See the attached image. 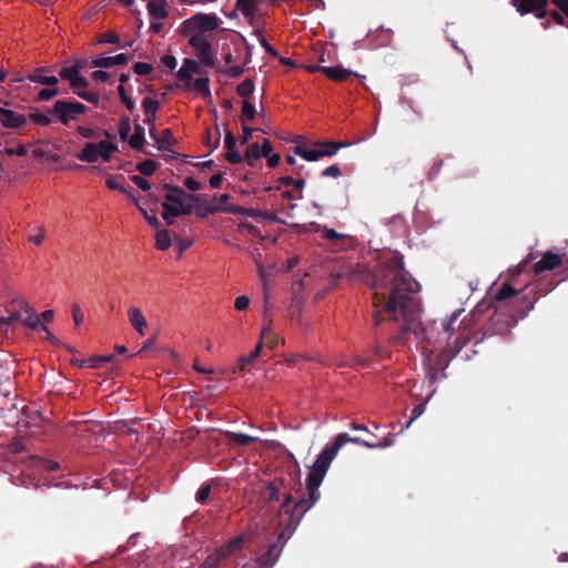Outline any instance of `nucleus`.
Returning a JSON list of instances; mask_svg holds the SVG:
<instances>
[{
  "label": "nucleus",
  "instance_id": "obj_1",
  "mask_svg": "<svg viewBox=\"0 0 568 568\" xmlns=\"http://www.w3.org/2000/svg\"><path fill=\"white\" fill-rule=\"evenodd\" d=\"M348 278L351 282L376 290L373 295L376 326L385 321L403 322L399 332L392 336L394 343H405L408 333H413L417 338L426 333L419 323L420 286L405 270L404 256L399 252H394L388 262L379 263L375 270L357 263L349 270Z\"/></svg>",
  "mask_w": 568,
  "mask_h": 568
},
{
  "label": "nucleus",
  "instance_id": "obj_2",
  "mask_svg": "<svg viewBox=\"0 0 568 568\" xmlns=\"http://www.w3.org/2000/svg\"><path fill=\"white\" fill-rule=\"evenodd\" d=\"M347 443H354L368 449H373L372 442L362 439L361 437H351L346 433L338 434L334 442L329 445H326L325 448L321 452L315 463L313 464L310 474L307 475V498L303 497L295 503V510L301 509L300 514L307 511L317 503L321 497L318 488L338 450Z\"/></svg>",
  "mask_w": 568,
  "mask_h": 568
},
{
  "label": "nucleus",
  "instance_id": "obj_3",
  "mask_svg": "<svg viewBox=\"0 0 568 568\" xmlns=\"http://www.w3.org/2000/svg\"><path fill=\"white\" fill-rule=\"evenodd\" d=\"M534 308V302L524 298V306L516 311H507L499 308H491L489 312L481 316V321H486L481 331L474 335L475 343L483 342L486 337L494 335H507L510 329L517 324L518 318H524Z\"/></svg>",
  "mask_w": 568,
  "mask_h": 568
},
{
  "label": "nucleus",
  "instance_id": "obj_4",
  "mask_svg": "<svg viewBox=\"0 0 568 568\" xmlns=\"http://www.w3.org/2000/svg\"><path fill=\"white\" fill-rule=\"evenodd\" d=\"M292 501L293 497L291 493H286L280 507V516H283V514L287 516V519L285 521V528L278 534L277 542H271L267 546L266 551L258 556V558L255 561L256 566H260L262 568H272L275 565L278 557L281 556L282 548L285 541L296 529L302 517L306 513L304 511L303 514H300L301 509L295 510V505L291 507Z\"/></svg>",
  "mask_w": 568,
  "mask_h": 568
},
{
  "label": "nucleus",
  "instance_id": "obj_5",
  "mask_svg": "<svg viewBox=\"0 0 568 568\" xmlns=\"http://www.w3.org/2000/svg\"><path fill=\"white\" fill-rule=\"evenodd\" d=\"M518 294L519 293L509 283H503L491 301H481L475 306L470 313L471 322L479 323L481 316L491 308L500 307L501 310L511 311L510 306L517 301Z\"/></svg>",
  "mask_w": 568,
  "mask_h": 568
},
{
  "label": "nucleus",
  "instance_id": "obj_6",
  "mask_svg": "<svg viewBox=\"0 0 568 568\" xmlns=\"http://www.w3.org/2000/svg\"><path fill=\"white\" fill-rule=\"evenodd\" d=\"M220 26V18L214 13L199 12L182 22L180 32L184 37H205V32L215 31Z\"/></svg>",
  "mask_w": 568,
  "mask_h": 568
},
{
  "label": "nucleus",
  "instance_id": "obj_7",
  "mask_svg": "<svg viewBox=\"0 0 568 568\" xmlns=\"http://www.w3.org/2000/svg\"><path fill=\"white\" fill-rule=\"evenodd\" d=\"M12 306L16 308L8 316H3L4 327L21 323L24 327L38 331L41 321L34 310L24 300H13Z\"/></svg>",
  "mask_w": 568,
  "mask_h": 568
},
{
  "label": "nucleus",
  "instance_id": "obj_8",
  "mask_svg": "<svg viewBox=\"0 0 568 568\" xmlns=\"http://www.w3.org/2000/svg\"><path fill=\"white\" fill-rule=\"evenodd\" d=\"M88 111L87 105L73 100H58L48 113L55 116L63 125H69L70 121L77 120L78 115Z\"/></svg>",
  "mask_w": 568,
  "mask_h": 568
},
{
  "label": "nucleus",
  "instance_id": "obj_9",
  "mask_svg": "<svg viewBox=\"0 0 568 568\" xmlns=\"http://www.w3.org/2000/svg\"><path fill=\"white\" fill-rule=\"evenodd\" d=\"M116 150L118 145L108 141L89 142L84 144L83 149L75 156L78 160L89 163H94L99 159L108 162Z\"/></svg>",
  "mask_w": 568,
  "mask_h": 568
},
{
  "label": "nucleus",
  "instance_id": "obj_10",
  "mask_svg": "<svg viewBox=\"0 0 568 568\" xmlns=\"http://www.w3.org/2000/svg\"><path fill=\"white\" fill-rule=\"evenodd\" d=\"M550 0H511L513 7L520 16L534 14L537 19H545L548 16Z\"/></svg>",
  "mask_w": 568,
  "mask_h": 568
},
{
  "label": "nucleus",
  "instance_id": "obj_11",
  "mask_svg": "<svg viewBox=\"0 0 568 568\" xmlns=\"http://www.w3.org/2000/svg\"><path fill=\"white\" fill-rule=\"evenodd\" d=\"M189 45L195 50V54L203 65L209 68L215 65L212 45L205 37L193 36L189 38Z\"/></svg>",
  "mask_w": 568,
  "mask_h": 568
},
{
  "label": "nucleus",
  "instance_id": "obj_12",
  "mask_svg": "<svg viewBox=\"0 0 568 568\" xmlns=\"http://www.w3.org/2000/svg\"><path fill=\"white\" fill-rule=\"evenodd\" d=\"M562 263L564 261L561 255L548 251L545 252L541 255L540 260L534 264L532 272L535 275H538L546 271H554L557 267L561 266Z\"/></svg>",
  "mask_w": 568,
  "mask_h": 568
},
{
  "label": "nucleus",
  "instance_id": "obj_13",
  "mask_svg": "<svg viewBox=\"0 0 568 568\" xmlns=\"http://www.w3.org/2000/svg\"><path fill=\"white\" fill-rule=\"evenodd\" d=\"M455 346H447L444 348L435 359L434 368L445 371L447 366L449 365V362L458 354L463 345L466 344V339L462 338L459 336L456 339Z\"/></svg>",
  "mask_w": 568,
  "mask_h": 568
},
{
  "label": "nucleus",
  "instance_id": "obj_14",
  "mask_svg": "<svg viewBox=\"0 0 568 568\" xmlns=\"http://www.w3.org/2000/svg\"><path fill=\"white\" fill-rule=\"evenodd\" d=\"M285 487V481L283 478H275L272 481H268L264 485V487L260 490V496L263 501L266 504H272L280 500L281 491Z\"/></svg>",
  "mask_w": 568,
  "mask_h": 568
},
{
  "label": "nucleus",
  "instance_id": "obj_15",
  "mask_svg": "<svg viewBox=\"0 0 568 568\" xmlns=\"http://www.w3.org/2000/svg\"><path fill=\"white\" fill-rule=\"evenodd\" d=\"M0 122L4 128L19 129L27 123L23 114L0 106Z\"/></svg>",
  "mask_w": 568,
  "mask_h": 568
},
{
  "label": "nucleus",
  "instance_id": "obj_16",
  "mask_svg": "<svg viewBox=\"0 0 568 568\" xmlns=\"http://www.w3.org/2000/svg\"><path fill=\"white\" fill-rule=\"evenodd\" d=\"M162 189L168 193L165 194L166 203L182 205V197L186 196L191 201L199 202L200 196L196 194H185V192L180 186H174L170 184H163Z\"/></svg>",
  "mask_w": 568,
  "mask_h": 568
},
{
  "label": "nucleus",
  "instance_id": "obj_17",
  "mask_svg": "<svg viewBox=\"0 0 568 568\" xmlns=\"http://www.w3.org/2000/svg\"><path fill=\"white\" fill-rule=\"evenodd\" d=\"M133 134L128 138L129 145L141 153L152 155V153L145 150V130L140 123H135L133 128Z\"/></svg>",
  "mask_w": 568,
  "mask_h": 568
},
{
  "label": "nucleus",
  "instance_id": "obj_18",
  "mask_svg": "<svg viewBox=\"0 0 568 568\" xmlns=\"http://www.w3.org/2000/svg\"><path fill=\"white\" fill-rule=\"evenodd\" d=\"M130 58L125 53H119L114 57H100L91 62L92 68H112L114 65H125Z\"/></svg>",
  "mask_w": 568,
  "mask_h": 568
},
{
  "label": "nucleus",
  "instance_id": "obj_19",
  "mask_svg": "<svg viewBox=\"0 0 568 568\" xmlns=\"http://www.w3.org/2000/svg\"><path fill=\"white\" fill-rule=\"evenodd\" d=\"M244 542V538L242 536L235 537L217 548L215 552L221 558V560H226L229 557H231L233 554L239 551Z\"/></svg>",
  "mask_w": 568,
  "mask_h": 568
},
{
  "label": "nucleus",
  "instance_id": "obj_20",
  "mask_svg": "<svg viewBox=\"0 0 568 568\" xmlns=\"http://www.w3.org/2000/svg\"><path fill=\"white\" fill-rule=\"evenodd\" d=\"M323 74H325L329 80L336 81V82H343L352 75L357 77L356 72L347 70V69L343 68L342 65L326 67L323 69Z\"/></svg>",
  "mask_w": 568,
  "mask_h": 568
},
{
  "label": "nucleus",
  "instance_id": "obj_21",
  "mask_svg": "<svg viewBox=\"0 0 568 568\" xmlns=\"http://www.w3.org/2000/svg\"><path fill=\"white\" fill-rule=\"evenodd\" d=\"M166 0H149L146 9L149 14L155 20H163L169 17V12L165 8Z\"/></svg>",
  "mask_w": 568,
  "mask_h": 568
},
{
  "label": "nucleus",
  "instance_id": "obj_22",
  "mask_svg": "<svg viewBox=\"0 0 568 568\" xmlns=\"http://www.w3.org/2000/svg\"><path fill=\"white\" fill-rule=\"evenodd\" d=\"M129 321L133 328L140 334H144V328L146 327V320L140 308L130 307L128 312Z\"/></svg>",
  "mask_w": 568,
  "mask_h": 568
},
{
  "label": "nucleus",
  "instance_id": "obj_23",
  "mask_svg": "<svg viewBox=\"0 0 568 568\" xmlns=\"http://www.w3.org/2000/svg\"><path fill=\"white\" fill-rule=\"evenodd\" d=\"M271 326L272 321H268L262 329L260 342L262 346L266 345L270 349H274L278 344V335L272 331Z\"/></svg>",
  "mask_w": 568,
  "mask_h": 568
},
{
  "label": "nucleus",
  "instance_id": "obj_24",
  "mask_svg": "<svg viewBox=\"0 0 568 568\" xmlns=\"http://www.w3.org/2000/svg\"><path fill=\"white\" fill-rule=\"evenodd\" d=\"M294 154L301 156L302 159L306 160V161H317L318 159L321 158H324V153L322 151H320V149H312V150H308L306 149V146L304 145H296L294 146Z\"/></svg>",
  "mask_w": 568,
  "mask_h": 568
},
{
  "label": "nucleus",
  "instance_id": "obj_25",
  "mask_svg": "<svg viewBox=\"0 0 568 568\" xmlns=\"http://www.w3.org/2000/svg\"><path fill=\"white\" fill-rule=\"evenodd\" d=\"M43 68L37 69L33 73L28 75V79L32 82L55 87L59 82L58 78L54 75H43Z\"/></svg>",
  "mask_w": 568,
  "mask_h": 568
},
{
  "label": "nucleus",
  "instance_id": "obj_26",
  "mask_svg": "<svg viewBox=\"0 0 568 568\" xmlns=\"http://www.w3.org/2000/svg\"><path fill=\"white\" fill-rule=\"evenodd\" d=\"M236 8L252 23L256 11V0H236Z\"/></svg>",
  "mask_w": 568,
  "mask_h": 568
},
{
  "label": "nucleus",
  "instance_id": "obj_27",
  "mask_svg": "<svg viewBox=\"0 0 568 568\" xmlns=\"http://www.w3.org/2000/svg\"><path fill=\"white\" fill-rule=\"evenodd\" d=\"M316 146L320 148V151L324 153V156H333L337 153V151L342 148H345L348 145V143L345 142H316Z\"/></svg>",
  "mask_w": 568,
  "mask_h": 568
},
{
  "label": "nucleus",
  "instance_id": "obj_28",
  "mask_svg": "<svg viewBox=\"0 0 568 568\" xmlns=\"http://www.w3.org/2000/svg\"><path fill=\"white\" fill-rule=\"evenodd\" d=\"M172 244L170 232L165 229L158 230L155 234V247L159 251H166Z\"/></svg>",
  "mask_w": 568,
  "mask_h": 568
},
{
  "label": "nucleus",
  "instance_id": "obj_29",
  "mask_svg": "<svg viewBox=\"0 0 568 568\" xmlns=\"http://www.w3.org/2000/svg\"><path fill=\"white\" fill-rule=\"evenodd\" d=\"M158 144V149L160 151H168L170 146L174 143V138L172 135V132L170 129H164L161 131V133L158 136V140L155 141Z\"/></svg>",
  "mask_w": 568,
  "mask_h": 568
},
{
  "label": "nucleus",
  "instance_id": "obj_30",
  "mask_svg": "<svg viewBox=\"0 0 568 568\" xmlns=\"http://www.w3.org/2000/svg\"><path fill=\"white\" fill-rule=\"evenodd\" d=\"M261 352H262V342H258L256 344V346L254 347V349L247 356H242L239 359V364H237L236 368L239 371L243 372L247 364L253 363L260 356Z\"/></svg>",
  "mask_w": 568,
  "mask_h": 568
},
{
  "label": "nucleus",
  "instance_id": "obj_31",
  "mask_svg": "<svg viewBox=\"0 0 568 568\" xmlns=\"http://www.w3.org/2000/svg\"><path fill=\"white\" fill-rule=\"evenodd\" d=\"M163 213L162 217L168 225L173 224V219L180 215L179 206L176 204H170L166 202L162 203Z\"/></svg>",
  "mask_w": 568,
  "mask_h": 568
},
{
  "label": "nucleus",
  "instance_id": "obj_32",
  "mask_svg": "<svg viewBox=\"0 0 568 568\" xmlns=\"http://www.w3.org/2000/svg\"><path fill=\"white\" fill-rule=\"evenodd\" d=\"M193 90L196 92L203 94V95H211L210 91V79L207 77H200L195 80H192L191 85Z\"/></svg>",
  "mask_w": 568,
  "mask_h": 568
},
{
  "label": "nucleus",
  "instance_id": "obj_33",
  "mask_svg": "<svg viewBox=\"0 0 568 568\" xmlns=\"http://www.w3.org/2000/svg\"><path fill=\"white\" fill-rule=\"evenodd\" d=\"M158 163L151 159H146L136 164V170L144 176H151L155 173Z\"/></svg>",
  "mask_w": 568,
  "mask_h": 568
},
{
  "label": "nucleus",
  "instance_id": "obj_34",
  "mask_svg": "<svg viewBox=\"0 0 568 568\" xmlns=\"http://www.w3.org/2000/svg\"><path fill=\"white\" fill-rule=\"evenodd\" d=\"M114 359V355H95L88 359V365L91 368H100L105 363L112 362Z\"/></svg>",
  "mask_w": 568,
  "mask_h": 568
},
{
  "label": "nucleus",
  "instance_id": "obj_35",
  "mask_svg": "<svg viewBox=\"0 0 568 568\" xmlns=\"http://www.w3.org/2000/svg\"><path fill=\"white\" fill-rule=\"evenodd\" d=\"M236 92L242 98H248L254 92V82L251 79H245L236 88Z\"/></svg>",
  "mask_w": 568,
  "mask_h": 568
},
{
  "label": "nucleus",
  "instance_id": "obj_36",
  "mask_svg": "<svg viewBox=\"0 0 568 568\" xmlns=\"http://www.w3.org/2000/svg\"><path fill=\"white\" fill-rule=\"evenodd\" d=\"M82 68L81 63H77L75 65L62 68L60 71V77L63 80H68L70 83L73 81V79L79 74L80 69Z\"/></svg>",
  "mask_w": 568,
  "mask_h": 568
},
{
  "label": "nucleus",
  "instance_id": "obj_37",
  "mask_svg": "<svg viewBox=\"0 0 568 568\" xmlns=\"http://www.w3.org/2000/svg\"><path fill=\"white\" fill-rule=\"evenodd\" d=\"M160 102L158 100H153L152 98H144L142 101L144 114H156L160 110Z\"/></svg>",
  "mask_w": 568,
  "mask_h": 568
},
{
  "label": "nucleus",
  "instance_id": "obj_38",
  "mask_svg": "<svg viewBox=\"0 0 568 568\" xmlns=\"http://www.w3.org/2000/svg\"><path fill=\"white\" fill-rule=\"evenodd\" d=\"M258 143H253L247 146L245 151V160L250 165H253V161L262 158Z\"/></svg>",
  "mask_w": 568,
  "mask_h": 568
},
{
  "label": "nucleus",
  "instance_id": "obj_39",
  "mask_svg": "<svg viewBox=\"0 0 568 568\" xmlns=\"http://www.w3.org/2000/svg\"><path fill=\"white\" fill-rule=\"evenodd\" d=\"M231 439L237 445L248 446L250 444L254 443L257 438L244 433H232Z\"/></svg>",
  "mask_w": 568,
  "mask_h": 568
},
{
  "label": "nucleus",
  "instance_id": "obj_40",
  "mask_svg": "<svg viewBox=\"0 0 568 568\" xmlns=\"http://www.w3.org/2000/svg\"><path fill=\"white\" fill-rule=\"evenodd\" d=\"M133 202L136 205V207L140 210L142 215L144 216V219L149 223V225L152 226L153 229H159L160 223H159L156 215L149 214L148 211L140 205L139 201L135 197H133Z\"/></svg>",
  "mask_w": 568,
  "mask_h": 568
},
{
  "label": "nucleus",
  "instance_id": "obj_41",
  "mask_svg": "<svg viewBox=\"0 0 568 568\" xmlns=\"http://www.w3.org/2000/svg\"><path fill=\"white\" fill-rule=\"evenodd\" d=\"M211 494V483L203 484L196 491L195 499L199 504L204 505L207 503Z\"/></svg>",
  "mask_w": 568,
  "mask_h": 568
},
{
  "label": "nucleus",
  "instance_id": "obj_42",
  "mask_svg": "<svg viewBox=\"0 0 568 568\" xmlns=\"http://www.w3.org/2000/svg\"><path fill=\"white\" fill-rule=\"evenodd\" d=\"M131 131V121L129 116H122L119 122V135L122 141H126Z\"/></svg>",
  "mask_w": 568,
  "mask_h": 568
},
{
  "label": "nucleus",
  "instance_id": "obj_43",
  "mask_svg": "<svg viewBox=\"0 0 568 568\" xmlns=\"http://www.w3.org/2000/svg\"><path fill=\"white\" fill-rule=\"evenodd\" d=\"M459 312H454L450 317L443 322V333L446 335V338L449 339L454 332V324L458 320Z\"/></svg>",
  "mask_w": 568,
  "mask_h": 568
},
{
  "label": "nucleus",
  "instance_id": "obj_44",
  "mask_svg": "<svg viewBox=\"0 0 568 568\" xmlns=\"http://www.w3.org/2000/svg\"><path fill=\"white\" fill-rule=\"evenodd\" d=\"M254 34L257 37L258 42H260L261 47L265 50V52H267L268 54H271L273 57L278 55L277 51L264 38L262 30H255Z\"/></svg>",
  "mask_w": 568,
  "mask_h": 568
},
{
  "label": "nucleus",
  "instance_id": "obj_45",
  "mask_svg": "<svg viewBox=\"0 0 568 568\" xmlns=\"http://www.w3.org/2000/svg\"><path fill=\"white\" fill-rule=\"evenodd\" d=\"M108 189L120 191L126 195H129L132 200L135 197L133 194H131L123 185H121L118 180L113 176H109L105 182Z\"/></svg>",
  "mask_w": 568,
  "mask_h": 568
},
{
  "label": "nucleus",
  "instance_id": "obj_46",
  "mask_svg": "<svg viewBox=\"0 0 568 568\" xmlns=\"http://www.w3.org/2000/svg\"><path fill=\"white\" fill-rule=\"evenodd\" d=\"M255 114H256L255 106L252 103H250L248 101L244 100L243 104H242V118H241V120L242 121L244 119L253 120L255 118Z\"/></svg>",
  "mask_w": 568,
  "mask_h": 568
},
{
  "label": "nucleus",
  "instance_id": "obj_47",
  "mask_svg": "<svg viewBox=\"0 0 568 568\" xmlns=\"http://www.w3.org/2000/svg\"><path fill=\"white\" fill-rule=\"evenodd\" d=\"M75 94L79 98H81V99L85 100L87 102L92 103L94 105H99V103H100V97H99V94H97L94 92L82 90V91H75Z\"/></svg>",
  "mask_w": 568,
  "mask_h": 568
},
{
  "label": "nucleus",
  "instance_id": "obj_48",
  "mask_svg": "<svg viewBox=\"0 0 568 568\" xmlns=\"http://www.w3.org/2000/svg\"><path fill=\"white\" fill-rule=\"evenodd\" d=\"M217 211H222V206L211 205L209 202H206L203 206H200L196 211V215L199 217H206L210 213H214Z\"/></svg>",
  "mask_w": 568,
  "mask_h": 568
},
{
  "label": "nucleus",
  "instance_id": "obj_49",
  "mask_svg": "<svg viewBox=\"0 0 568 568\" xmlns=\"http://www.w3.org/2000/svg\"><path fill=\"white\" fill-rule=\"evenodd\" d=\"M98 42L103 43V44L104 43L118 44L120 42V38L115 32L106 31V32H103L100 34Z\"/></svg>",
  "mask_w": 568,
  "mask_h": 568
},
{
  "label": "nucleus",
  "instance_id": "obj_50",
  "mask_svg": "<svg viewBox=\"0 0 568 568\" xmlns=\"http://www.w3.org/2000/svg\"><path fill=\"white\" fill-rule=\"evenodd\" d=\"M425 412V404L420 403V404H417L414 406V408L412 409V414H410V417L409 419L407 420L406 425L404 428H402V432L404 429H407L412 423L417 419L423 413Z\"/></svg>",
  "mask_w": 568,
  "mask_h": 568
},
{
  "label": "nucleus",
  "instance_id": "obj_51",
  "mask_svg": "<svg viewBox=\"0 0 568 568\" xmlns=\"http://www.w3.org/2000/svg\"><path fill=\"white\" fill-rule=\"evenodd\" d=\"M29 119L32 122H34L39 125H42V126L49 125L51 123V119L47 114L41 113V112L30 113Z\"/></svg>",
  "mask_w": 568,
  "mask_h": 568
},
{
  "label": "nucleus",
  "instance_id": "obj_52",
  "mask_svg": "<svg viewBox=\"0 0 568 568\" xmlns=\"http://www.w3.org/2000/svg\"><path fill=\"white\" fill-rule=\"evenodd\" d=\"M183 68H186V70L192 74H201L202 69L197 61L191 58H185L183 61Z\"/></svg>",
  "mask_w": 568,
  "mask_h": 568
},
{
  "label": "nucleus",
  "instance_id": "obj_53",
  "mask_svg": "<svg viewBox=\"0 0 568 568\" xmlns=\"http://www.w3.org/2000/svg\"><path fill=\"white\" fill-rule=\"evenodd\" d=\"M221 561V558L214 551L205 558L200 568H217Z\"/></svg>",
  "mask_w": 568,
  "mask_h": 568
},
{
  "label": "nucleus",
  "instance_id": "obj_54",
  "mask_svg": "<svg viewBox=\"0 0 568 568\" xmlns=\"http://www.w3.org/2000/svg\"><path fill=\"white\" fill-rule=\"evenodd\" d=\"M58 93H59V90L55 87L41 89L38 93V100L39 101H49L53 97L58 95Z\"/></svg>",
  "mask_w": 568,
  "mask_h": 568
},
{
  "label": "nucleus",
  "instance_id": "obj_55",
  "mask_svg": "<svg viewBox=\"0 0 568 568\" xmlns=\"http://www.w3.org/2000/svg\"><path fill=\"white\" fill-rule=\"evenodd\" d=\"M133 71L138 75H148L153 71V67L150 63L146 62H136L133 65Z\"/></svg>",
  "mask_w": 568,
  "mask_h": 568
},
{
  "label": "nucleus",
  "instance_id": "obj_56",
  "mask_svg": "<svg viewBox=\"0 0 568 568\" xmlns=\"http://www.w3.org/2000/svg\"><path fill=\"white\" fill-rule=\"evenodd\" d=\"M321 175L323 178H339L342 175V171L337 164H332L323 170Z\"/></svg>",
  "mask_w": 568,
  "mask_h": 568
},
{
  "label": "nucleus",
  "instance_id": "obj_57",
  "mask_svg": "<svg viewBox=\"0 0 568 568\" xmlns=\"http://www.w3.org/2000/svg\"><path fill=\"white\" fill-rule=\"evenodd\" d=\"M89 85V82L85 78H83L80 73L73 79V81L70 83V87L73 89V91H81L80 89H84Z\"/></svg>",
  "mask_w": 568,
  "mask_h": 568
},
{
  "label": "nucleus",
  "instance_id": "obj_58",
  "mask_svg": "<svg viewBox=\"0 0 568 568\" xmlns=\"http://www.w3.org/2000/svg\"><path fill=\"white\" fill-rule=\"evenodd\" d=\"M130 179L138 187L144 192H148L151 189L149 181L141 175H132Z\"/></svg>",
  "mask_w": 568,
  "mask_h": 568
},
{
  "label": "nucleus",
  "instance_id": "obj_59",
  "mask_svg": "<svg viewBox=\"0 0 568 568\" xmlns=\"http://www.w3.org/2000/svg\"><path fill=\"white\" fill-rule=\"evenodd\" d=\"M393 445H394V440H393L390 434H388V436L384 437L379 442H372L373 449H376V448L384 449V448L390 447Z\"/></svg>",
  "mask_w": 568,
  "mask_h": 568
},
{
  "label": "nucleus",
  "instance_id": "obj_60",
  "mask_svg": "<svg viewBox=\"0 0 568 568\" xmlns=\"http://www.w3.org/2000/svg\"><path fill=\"white\" fill-rule=\"evenodd\" d=\"M323 237L328 241H336L344 237L343 234L337 233L334 229L323 227Z\"/></svg>",
  "mask_w": 568,
  "mask_h": 568
},
{
  "label": "nucleus",
  "instance_id": "obj_61",
  "mask_svg": "<svg viewBox=\"0 0 568 568\" xmlns=\"http://www.w3.org/2000/svg\"><path fill=\"white\" fill-rule=\"evenodd\" d=\"M558 26H565L567 18L558 10H548V16Z\"/></svg>",
  "mask_w": 568,
  "mask_h": 568
},
{
  "label": "nucleus",
  "instance_id": "obj_62",
  "mask_svg": "<svg viewBox=\"0 0 568 568\" xmlns=\"http://www.w3.org/2000/svg\"><path fill=\"white\" fill-rule=\"evenodd\" d=\"M72 318L75 326H79L84 320V314L78 304L72 305Z\"/></svg>",
  "mask_w": 568,
  "mask_h": 568
},
{
  "label": "nucleus",
  "instance_id": "obj_63",
  "mask_svg": "<svg viewBox=\"0 0 568 568\" xmlns=\"http://www.w3.org/2000/svg\"><path fill=\"white\" fill-rule=\"evenodd\" d=\"M176 77L181 80L186 82V87L190 88L191 82L193 80L192 73H190L186 68L181 67V69L176 72Z\"/></svg>",
  "mask_w": 568,
  "mask_h": 568
},
{
  "label": "nucleus",
  "instance_id": "obj_64",
  "mask_svg": "<svg viewBox=\"0 0 568 568\" xmlns=\"http://www.w3.org/2000/svg\"><path fill=\"white\" fill-rule=\"evenodd\" d=\"M248 305H250V300L245 295L236 297V300L234 302V307L237 311H245L248 307Z\"/></svg>",
  "mask_w": 568,
  "mask_h": 568
}]
</instances>
